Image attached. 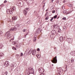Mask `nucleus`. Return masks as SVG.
Returning <instances> with one entry per match:
<instances>
[{
	"instance_id": "nucleus-28",
	"label": "nucleus",
	"mask_w": 75,
	"mask_h": 75,
	"mask_svg": "<svg viewBox=\"0 0 75 75\" xmlns=\"http://www.w3.org/2000/svg\"><path fill=\"white\" fill-rule=\"evenodd\" d=\"M33 52L30 51V50H29V54H31V53H32Z\"/></svg>"
},
{
	"instance_id": "nucleus-54",
	"label": "nucleus",
	"mask_w": 75,
	"mask_h": 75,
	"mask_svg": "<svg viewBox=\"0 0 75 75\" xmlns=\"http://www.w3.org/2000/svg\"><path fill=\"white\" fill-rule=\"evenodd\" d=\"M65 0H64L63 1V3H65Z\"/></svg>"
},
{
	"instance_id": "nucleus-9",
	"label": "nucleus",
	"mask_w": 75,
	"mask_h": 75,
	"mask_svg": "<svg viewBox=\"0 0 75 75\" xmlns=\"http://www.w3.org/2000/svg\"><path fill=\"white\" fill-rule=\"evenodd\" d=\"M59 41L60 42H63V41H64L63 38V37L62 36L60 37L59 38Z\"/></svg>"
},
{
	"instance_id": "nucleus-42",
	"label": "nucleus",
	"mask_w": 75,
	"mask_h": 75,
	"mask_svg": "<svg viewBox=\"0 0 75 75\" xmlns=\"http://www.w3.org/2000/svg\"><path fill=\"white\" fill-rule=\"evenodd\" d=\"M37 51H40V48H38L37 49Z\"/></svg>"
},
{
	"instance_id": "nucleus-48",
	"label": "nucleus",
	"mask_w": 75,
	"mask_h": 75,
	"mask_svg": "<svg viewBox=\"0 0 75 75\" xmlns=\"http://www.w3.org/2000/svg\"><path fill=\"white\" fill-rule=\"evenodd\" d=\"M41 74H40V75H44V74L43 73H41Z\"/></svg>"
},
{
	"instance_id": "nucleus-2",
	"label": "nucleus",
	"mask_w": 75,
	"mask_h": 75,
	"mask_svg": "<svg viewBox=\"0 0 75 75\" xmlns=\"http://www.w3.org/2000/svg\"><path fill=\"white\" fill-rule=\"evenodd\" d=\"M51 61L52 63H54V64H56V63L57 62V56H55V57L53 59V60H52Z\"/></svg>"
},
{
	"instance_id": "nucleus-7",
	"label": "nucleus",
	"mask_w": 75,
	"mask_h": 75,
	"mask_svg": "<svg viewBox=\"0 0 75 75\" xmlns=\"http://www.w3.org/2000/svg\"><path fill=\"white\" fill-rule=\"evenodd\" d=\"M9 65V62H8V61H6L5 63L4 64V66H5V67H8V66Z\"/></svg>"
},
{
	"instance_id": "nucleus-12",
	"label": "nucleus",
	"mask_w": 75,
	"mask_h": 75,
	"mask_svg": "<svg viewBox=\"0 0 75 75\" xmlns=\"http://www.w3.org/2000/svg\"><path fill=\"white\" fill-rule=\"evenodd\" d=\"M11 10L14 11V10H16V7L15 6H12L11 8Z\"/></svg>"
},
{
	"instance_id": "nucleus-32",
	"label": "nucleus",
	"mask_w": 75,
	"mask_h": 75,
	"mask_svg": "<svg viewBox=\"0 0 75 75\" xmlns=\"http://www.w3.org/2000/svg\"><path fill=\"white\" fill-rule=\"evenodd\" d=\"M3 34V32L1 31H0V36H1Z\"/></svg>"
},
{
	"instance_id": "nucleus-21",
	"label": "nucleus",
	"mask_w": 75,
	"mask_h": 75,
	"mask_svg": "<svg viewBox=\"0 0 75 75\" xmlns=\"http://www.w3.org/2000/svg\"><path fill=\"white\" fill-rule=\"evenodd\" d=\"M24 14H25V16H26V15H27V11L26 10H25L24 11Z\"/></svg>"
},
{
	"instance_id": "nucleus-3",
	"label": "nucleus",
	"mask_w": 75,
	"mask_h": 75,
	"mask_svg": "<svg viewBox=\"0 0 75 75\" xmlns=\"http://www.w3.org/2000/svg\"><path fill=\"white\" fill-rule=\"evenodd\" d=\"M38 70L40 73H43L45 71L44 69L42 68H40L38 69Z\"/></svg>"
},
{
	"instance_id": "nucleus-38",
	"label": "nucleus",
	"mask_w": 75,
	"mask_h": 75,
	"mask_svg": "<svg viewBox=\"0 0 75 75\" xmlns=\"http://www.w3.org/2000/svg\"><path fill=\"white\" fill-rule=\"evenodd\" d=\"M63 13H67V11H63Z\"/></svg>"
},
{
	"instance_id": "nucleus-62",
	"label": "nucleus",
	"mask_w": 75,
	"mask_h": 75,
	"mask_svg": "<svg viewBox=\"0 0 75 75\" xmlns=\"http://www.w3.org/2000/svg\"><path fill=\"white\" fill-rule=\"evenodd\" d=\"M71 13V11L70 12H69V13Z\"/></svg>"
},
{
	"instance_id": "nucleus-11",
	"label": "nucleus",
	"mask_w": 75,
	"mask_h": 75,
	"mask_svg": "<svg viewBox=\"0 0 75 75\" xmlns=\"http://www.w3.org/2000/svg\"><path fill=\"white\" fill-rule=\"evenodd\" d=\"M36 54V51L35 50H34L33 51L32 54V55H35Z\"/></svg>"
},
{
	"instance_id": "nucleus-4",
	"label": "nucleus",
	"mask_w": 75,
	"mask_h": 75,
	"mask_svg": "<svg viewBox=\"0 0 75 75\" xmlns=\"http://www.w3.org/2000/svg\"><path fill=\"white\" fill-rule=\"evenodd\" d=\"M67 41L69 43H72V39L71 38H67Z\"/></svg>"
},
{
	"instance_id": "nucleus-36",
	"label": "nucleus",
	"mask_w": 75,
	"mask_h": 75,
	"mask_svg": "<svg viewBox=\"0 0 75 75\" xmlns=\"http://www.w3.org/2000/svg\"><path fill=\"white\" fill-rule=\"evenodd\" d=\"M26 30H27L26 29H24L23 30V32H25V31H26Z\"/></svg>"
},
{
	"instance_id": "nucleus-61",
	"label": "nucleus",
	"mask_w": 75,
	"mask_h": 75,
	"mask_svg": "<svg viewBox=\"0 0 75 75\" xmlns=\"http://www.w3.org/2000/svg\"><path fill=\"white\" fill-rule=\"evenodd\" d=\"M20 6L21 7H22V6H21V4L20 5Z\"/></svg>"
},
{
	"instance_id": "nucleus-18",
	"label": "nucleus",
	"mask_w": 75,
	"mask_h": 75,
	"mask_svg": "<svg viewBox=\"0 0 75 75\" xmlns=\"http://www.w3.org/2000/svg\"><path fill=\"white\" fill-rule=\"evenodd\" d=\"M70 54H71V55L72 56H75V54H74L73 52H71L70 53Z\"/></svg>"
},
{
	"instance_id": "nucleus-31",
	"label": "nucleus",
	"mask_w": 75,
	"mask_h": 75,
	"mask_svg": "<svg viewBox=\"0 0 75 75\" xmlns=\"http://www.w3.org/2000/svg\"><path fill=\"white\" fill-rule=\"evenodd\" d=\"M8 35L7 34V33H6L5 34V37H7V36H8Z\"/></svg>"
},
{
	"instance_id": "nucleus-20",
	"label": "nucleus",
	"mask_w": 75,
	"mask_h": 75,
	"mask_svg": "<svg viewBox=\"0 0 75 75\" xmlns=\"http://www.w3.org/2000/svg\"><path fill=\"white\" fill-rule=\"evenodd\" d=\"M3 47V45L2 44L0 43V49H1L2 47Z\"/></svg>"
},
{
	"instance_id": "nucleus-59",
	"label": "nucleus",
	"mask_w": 75,
	"mask_h": 75,
	"mask_svg": "<svg viewBox=\"0 0 75 75\" xmlns=\"http://www.w3.org/2000/svg\"><path fill=\"white\" fill-rule=\"evenodd\" d=\"M52 66H54V64H52Z\"/></svg>"
},
{
	"instance_id": "nucleus-46",
	"label": "nucleus",
	"mask_w": 75,
	"mask_h": 75,
	"mask_svg": "<svg viewBox=\"0 0 75 75\" xmlns=\"http://www.w3.org/2000/svg\"><path fill=\"white\" fill-rule=\"evenodd\" d=\"M10 38H11V35H8V36Z\"/></svg>"
},
{
	"instance_id": "nucleus-8",
	"label": "nucleus",
	"mask_w": 75,
	"mask_h": 75,
	"mask_svg": "<svg viewBox=\"0 0 75 75\" xmlns=\"http://www.w3.org/2000/svg\"><path fill=\"white\" fill-rule=\"evenodd\" d=\"M57 71L59 74H60V73H62V69H60V68H58L57 69Z\"/></svg>"
},
{
	"instance_id": "nucleus-6",
	"label": "nucleus",
	"mask_w": 75,
	"mask_h": 75,
	"mask_svg": "<svg viewBox=\"0 0 75 75\" xmlns=\"http://www.w3.org/2000/svg\"><path fill=\"white\" fill-rule=\"evenodd\" d=\"M6 13L9 14H13V12L9 9H7L6 10Z\"/></svg>"
},
{
	"instance_id": "nucleus-1",
	"label": "nucleus",
	"mask_w": 75,
	"mask_h": 75,
	"mask_svg": "<svg viewBox=\"0 0 75 75\" xmlns=\"http://www.w3.org/2000/svg\"><path fill=\"white\" fill-rule=\"evenodd\" d=\"M28 70L29 71V74L28 75H30V74H34V69L33 68L31 69V67L29 68L28 69Z\"/></svg>"
},
{
	"instance_id": "nucleus-27",
	"label": "nucleus",
	"mask_w": 75,
	"mask_h": 75,
	"mask_svg": "<svg viewBox=\"0 0 75 75\" xmlns=\"http://www.w3.org/2000/svg\"><path fill=\"white\" fill-rule=\"evenodd\" d=\"M6 33H7V35H8L10 34V31H8Z\"/></svg>"
},
{
	"instance_id": "nucleus-39",
	"label": "nucleus",
	"mask_w": 75,
	"mask_h": 75,
	"mask_svg": "<svg viewBox=\"0 0 75 75\" xmlns=\"http://www.w3.org/2000/svg\"><path fill=\"white\" fill-rule=\"evenodd\" d=\"M62 20H66V18L65 17H64L62 18Z\"/></svg>"
},
{
	"instance_id": "nucleus-13",
	"label": "nucleus",
	"mask_w": 75,
	"mask_h": 75,
	"mask_svg": "<svg viewBox=\"0 0 75 75\" xmlns=\"http://www.w3.org/2000/svg\"><path fill=\"white\" fill-rule=\"evenodd\" d=\"M12 20H17V17L16 16H13L12 17Z\"/></svg>"
},
{
	"instance_id": "nucleus-10",
	"label": "nucleus",
	"mask_w": 75,
	"mask_h": 75,
	"mask_svg": "<svg viewBox=\"0 0 75 75\" xmlns=\"http://www.w3.org/2000/svg\"><path fill=\"white\" fill-rule=\"evenodd\" d=\"M51 33L53 35H55L56 34V31L55 30H52V31Z\"/></svg>"
},
{
	"instance_id": "nucleus-22",
	"label": "nucleus",
	"mask_w": 75,
	"mask_h": 75,
	"mask_svg": "<svg viewBox=\"0 0 75 75\" xmlns=\"http://www.w3.org/2000/svg\"><path fill=\"white\" fill-rule=\"evenodd\" d=\"M68 6L70 7H72V5L71 4H70L68 5Z\"/></svg>"
},
{
	"instance_id": "nucleus-37",
	"label": "nucleus",
	"mask_w": 75,
	"mask_h": 75,
	"mask_svg": "<svg viewBox=\"0 0 75 75\" xmlns=\"http://www.w3.org/2000/svg\"><path fill=\"white\" fill-rule=\"evenodd\" d=\"M63 28L64 30H67V28L66 27L64 26Z\"/></svg>"
},
{
	"instance_id": "nucleus-50",
	"label": "nucleus",
	"mask_w": 75,
	"mask_h": 75,
	"mask_svg": "<svg viewBox=\"0 0 75 75\" xmlns=\"http://www.w3.org/2000/svg\"><path fill=\"white\" fill-rule=\"evenodd\" d=\"M46 14L47 15V14H48V12H47L46 13Z\"/></svg>"
},
{
	"instance_id": "nucleus-52",
	"label": "nucleus",
	"mask_w": 75,
	"mask_h": 75,
	"mask_svg": "<svg viewBox=\"0 0 75 75\" xmlns=\"http://www.w3.org/2000/svg\"><path fill=\"white\" fill-rule=\"evenodd\" d=\"M27 3L28 5V4H29V2H27Z\"/></svg>"
},
{
	"instance_id": "nucleus-19",
	"label": "nucleus",
	"mask_w": 75,
	"mask_h": 75,
	"mask_svg": "<svg viewBox=\"0 0 75 75\" xmlns=\"http://www.w3.org/2000/svg\"><path fill=\"white\" fill-rule=\"evenodd\" d=\"M25 54H29V50H27L26 51H25Z\"/></svg>"
},
{
	"instance_id": "nucleus-23",
	"label": "nucleus",
	"mask_w": 75,
	"mask_h": 75,
	"mask_svg": "<svg viewBox=\"0 0 75 75\" xmlns=\"http://www.w3.org/2000/svg\"><path fill=\"white\" fill-rule=\"evenodd\" d=\"M36 57H38V59H39V58H40V55H39V54H37L36 55Z\"/></svg>"
},
{
	"instance_id": "nucleus-30",
	"label": "nucleus",
	"mask_w": 75,
	"mask_h": 75,
	"mask_svg": "<svg viewBox=\"0 0 75 75\" xmlns=\"http://www.w3.org/2000/svg\"><path fill=\"white\" fill-rule=\"evenodd\" d=\"M10 66L11 67H14V65H13V64H12L11 65H10Z\"/></svg>"
},
{
	"instance_id": "nucleus-64",
	"label": "nucleus",
	"mask_w": 75,
	"mask_h": 75,
	"mask_svg": "<svg viewBox=\"0 0 75 75\" xmlns=\"http://www.w3.org/2000/svg\"><path fill=\"white\" fill-rule=\"evenodd\" d=\"M11 40H10V41H11Z\"/></svg>"
},
{
	"instance_id": "nucleus-58",
	"label": "nucleus",
	"mask_w": 75,
	"mask_h": 75,
	"mask_svg": "<svg viewBox=\"0 0 75 75\" xmlns=\"http://www.w3.org/2000/svg\"><path fill=\"white\" fill-rule=\"evenodd\" d=\"M54 0H52V2H53V1H54Z\"/></svg>"
},
{
	"instance_id": "nucleus-57",
	"label": "nucleus",
	"mask_w": 75,
	"mask_h": 75,
	"mask_svg": "<svg viewBox=\"0 0 75 75\" xmlns=\"http://www.w3.org/2000/svg\"><path fill=\"white\" fill-rule=\"evenodd\" d=\"M56 48H57L56 47H55V48H54V50H56Z\"/></svg>"
},
{
	"instance_id": "nucleus-14",
	"label": "nucleus",
	"mask_w": 75,
	"mask_h": 75,
	"mask_svg": "<svg viewBox=\"0 0 75 75\" xmlns=\"http://www.w3.org/2000/svg\"><path fill=\"white\" fill-rule=\"evenodd\" d=\"M4 55V54L3 53H0V58H1V57Z\"/></svg>"
},
{
	"instance_id": "nucleus-44",
	"label": "nucleus",
	"mask_w": 75,
	"mask_h": 75,
	"mask_svg": "<svg viewBox=\"0 0 75 75\" xmlns=\"http://www.w3.org/2000/svg\"><path fill=\"white\" fill-rule=\"evenodd\" d=\"M7 1L6 0H5V1L4 2V3H7Z\"/></svg>"
},
{
	"instance_id": "nucleus-25",
	"label": "nucleus",
	"mask_w": 75,
	"mask_h": 75,
	"mask_svg": "<svg viewBox=\"0 0 75 75\" xmlns=\"http://www.w3.org/2000/svg\"><path fill=\"white\" fill-rule=\"evenodd\" d=\"M16 58H18L19 57H20V55L18 54H16Z\"/></svg>"
},
{
	"instance_id": "nucleus-47",
	"label": "nucleus",
	"mask_w": 75,
	"mask_h": 75,
	"mask_svg": "<svg viewBox=\"0 0 75 75\" xmlns=\"http://www.w3.org/2000/svg\"><path fill=\"white\" fill-rule=\"evenodd\" d=\"M30 51L33 52V49H31Z\"/></svg>"
},
{
	"instance_id": "nucleus-49",
	"label": "nucleus",
	"mask_w": 75,
	"mask_h": 75,
	"mask_svg": "<svg viewBox=\"0 0 75 75\" xmlns=\"http://www.w3.org/2000/svg\"><path fill=\"white\" fill-rule=\"evenodd\" d=\"M57 4H58L59 3V1H57L56 2Z\"/></svg>"
},
{
	"instance_id": "nucleus-26",
	"label": "nucleus",
	"mask_w": 75,
	"mask_h": 75,
	"mask_svg": "<svg viewBox=\"0 0 75 75\" xmlns=\"http://www.w3.org/2000/svg\"><path fill=\"white\" fill-rule=\"evenodd\" d=\"M33 40H34V42H35V41L36 40V37H34L33 38Z\"/></svg>"
},
{
	"instance_id": "nucleus-60",
	"label": "nucleus",
	"mask_w": 75,
	"mask_h": 75,
	"mask_svg": "<svg viewBox=\"0 0 75 75\" xmlns=\"http://www.w3.org/2000/svg\"><path fill=\"white\" fill-rule=\"evenodd\" d=\"M35 13V11H34V13Z\"/></svg>"
},
{
	"instance_id": "nucleus-55",
	"label": "nucleus",
	"mask_w": 75,
	"mask_h": 75,
	"mask_svg": "<svg viewBox=\"0 0 75 75\" xmlns=\"http://www.w3.org/2000/svg\"><path fill=\"white\" fill-rule=\"evenodd\" d=\"M48 9H47L46 10V11H48Z\"/></svg>"
},
{
	"instance_id": "nucleus-53",
	"label": "nucleus",
	"mask_w": 75,
	"mask_h": 75,
	"mask_svg": "<svg viewBox=\"0 0 75 75\" xmlns=\"http://www.w3.org/2000/svg\"><path fill=\"white\" fill-rule=\"evenodd\" d=\"M7 38H10L8 36H7Z\"/></svg>"
},
{
	"instance_id": "nucleus-35",
	"label": "nucleus",
	"mask_w": 75,
	"mask_h": 75,
	"mask_svg": "<svg viewBox=\"0 0 75 75\" xmlns=\"http://www.w3.org/2000/svg\"><path fill=\"white\" fill-rule=\"evenodd\" d=\"M71 62H74V59H71Z\"/></svg>"
},
{
	"instance_id": "nucleus-56",
	"label": "nucleus",
	"mask_w": 75,
	"mask_h": 75,
	"mask_svg": "<svg viewBox=\"0 0 75 75\" xmlns=\"http://www.w3.org/2000/svg\"><path fill=\"white\" fill-rule=\"evenodd\" d=\"M14 50H16V48L15 47V49H14Z\"/></svg>"
},
{
	"instance_id": "nucleus-45",
	"label": "nucleus",
	"mask_w": 75,
	"mask_h": 75,
	"mask_svg": "<svg viewBox=\"0 0 75 75\" xmlns=\"http://www.w3.org/2000/svg\"><path fill=\"white\" fill-rule=\"evenodd\" d=\"M55 10H54L53 11H52V13H55Z\"/></svg>"
},
{
	"instance_id": "nucleus-51",
	"label": "nucleus",
	"mask_w": 75,
	"mask_h": 75,
	"mask_svg": "<svg viewBox=\"0 0 75 75\" xmlns=\"http://www.w3.org/2000/svg\"><path fill=\"white\" fill-rule=\"evenodd\" d=\"M15 48V47H12V49H13V50H14Z\"/></svg>"
},
{
	"instance_id": "nucleus-16",
	"label": "nucleus",
	"mask_w": 75,
	"mask_h": 75,
	"mask_svg": "<svg viewBox=\"0 0 75 75\" xmlns=\"http://www.w3.org/2000/svg\"><path fill=\"white\" fill-rule=\"evenodd\" d=\"M41 30H40V28H38V29L37 30V32L38 33H41Z\"/></svg>"
},
{
	"instance_id": "nucleus-34",
	"label": "nucleus",
	"mask_w": 75,
	"mask_h": 75,
	"mask_svg": "<svg viewBox=\"0 0 75 75\" xmlns=\"http://www.w3.org/2000/svg\"><path fill=\"white\" fill-rule=\"evenodd\" d=\"M57 15H56L55 16H54L53 18H57Z\"/></svg>"
},
{
	"instance_id": "nucleus-15",
	"label": "nucleus",
	"mask_w": 75,
	"mask_h": 75,
	"mask_svg": "<svg viewBox=\"0 0 75 75\" xmlns=\"http://www.w3.org/2000/svg\"><path fill=\"white\" fill-rule=\"evenodd\" d=\"M4 55V54L3 53H0V58H1V57Z\"/></svg>"
},
{
	"instance_id": "nucleus-5",
	"label": "nucleus",
	"mask_w": 75,
	"mask_h": 75,
	"mask_svg": "<svg viewBox=\"0 0 75 75\" xmlns=\"http://www.w3.org/2000/svg\"><path fill=\"white\" fill-rule=\"evenodd\" d=\"M20 27V24H16L14 27V30H17V29H18V27Z\"/></svg>"
},
{
	"instance_id": "nucleus-43",
	"label": "nucleus",
	"mask_w": 75,
	"mask_h": 75,
	"mask_svg": "<svg viewBox=\"0 0 75 75\" xmlns=\"http://www.w3.org/2000/svg\"><path fill=\"white\" fill-rule=\"evenodd\" d=\"M52 20H53V17H52L51 19L50 20V21H52Z\"/></svg>"
},
{
	"instance_id": "nucleus-41",
	"label": "nucleus",
	"mask_w": 75,
	"mask_h": 75,
	"mask_svg": "<svg viewBox=\"0 0 75 75\" xmlns=\"http://www.w3.org/2000/svg\"><path fill=\"white\" fill-rule=\"evenodd\" d=\"M5 74L6 75H7V74H8L7 71H6L5 72Z\"/></svg>"
},
{
	"instance_id": "nucleus-17",
	"label": "nucleus",
	"mask_w": 75,
	"mask_h": 75,
	"mask_svg": "<svg viewBox=\"0 0 75 75\" xmlns=\"http://www.w3.org/2000/svg\"><path fill=\"white\" fill-rule=\"evenodd\" d=\"M14 28L13 27V28H11L10 29V30L11 31H16L15 30H14Z\"/></svg>"
},
{
	"instance_id": "nucleus-29",
	"label": "nucleus",
	"mask_w": 75,
	"mask_h": 75,
	"mask_svg": "<svg viewBox=\"0 0 75 75\" xmlns=\"http://www.w3.org/2000/svg\"><path fill=\"white\" fill-rule=\"evenodd\" d=\"M49 18V16H47L46 18H45V20H47Z\"/></svg>"
},
{
	"instance_id": "nucleus-24",
	"label": "nucleus",
	"mask_w": 75,
	"mask_h": 75,
	"mask_svg": "<svg viewBox=\"0 0 75 75\" xmlns=\"http://www.w3.org/2000/svg\"><path fill=\"white\" fill-rule=\"evenodd\" d=\"M12 44L13 45H15V44H17V43L16 42H12Z\"/></svg>"
},
{
	"instance_id": "nucleus-63",
	"label": "nucleus",
	"mask_w": 75,
	"mask_h": 75,
	"mask_svg": "<svg viewBox=\"0 0 75 75\" xmlns=\"http://www.w3.org/2000/svg\"><path fill=\"white\" fill-rule=\"evenodd\" d=\"M63 7H64V6H63L62 7V8Z\"/></svg>"
},
{
	"instance_id": "nucleus-40",
	"label": "nucleus",
	"mask_w": 75,
	"mask_h": 75,
	"mask_svg": "<svg viewBox=\"0 0 75 75\" xmlns=\"http://www.w3.org/2000/svg\"><path fill=\"white\" fill-rule=\"evenodd\" d=\"M23 53H21L20 54V56L22 57V56H23Z\"/></svg>"
},
{
	"instance_id": "nucleus-33",
	"label": "nucleus",
	"mask_w": 75,
	"mask_h": 75,
	"mask_svg": "<svg viewBox=\"0 0 75 75\" xmlns=\"http://www.w3.org/2000/svg\"><path fill=\"white\" fill-rule=\"evenodd\" d=\"M61 31V30L60 28H59L58 30V33H60Z\"/></svg>"
}]
</instances>
